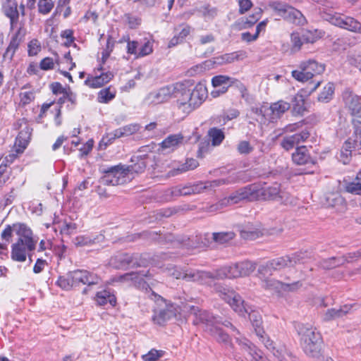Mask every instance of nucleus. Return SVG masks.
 Segmentation results:
<instances>
[{
  "label": "nucleus",
  "mask_w": 361,
  "mask_h": 361,
  "mask_svg": "<svg viewBox=\"0 0 361 361\" xmlns=\"http://www.w3.org/2000/svg\"><path fill=\"white\" fill-rule=\"evenodd\" d=\"M141 47L139 48L137 58L144 57L149 55L153 52V41L147 39H144V42H141Z\"/></svg>",
  "instance_id": "nucleus-56"
},
{
  "label": "nucleus",
  "mask_w": 361,
  "mask_h": 361,
  "mask_svg": "<svg viewBox=\"0 0 361 361\" xmlns=\"http://www.w3.org/2000/svg\"><path fill=\"white\" fill-rule=\"evenodd\" d=\"M278 285H281V287L285 290H296L299 289L302 283L300 281H296L295 282L288 283H281L279 281H266V287L267 288H278Z\"/></svg>",
  "instance_id": "nucleus-43"
},
{
  "label": "nucleus",
  "mask_w": 361,
  "mask_h": 361,
  "mask_svg": "<svg viewBox=\"0 0 361 361\" xmlns=\"http://www.w3.org/2000/svg\"><path fill=\"white\" fill-rule=\"evenodd\" d=\"M335 87L332 82L327 83L323 88L322 91L319 94L317 100L319 102L327 103L333 98Z\"/></svg>",
  "instance_id": "nucleus-48"
},
{
  "label": "nucleus",
  "mask_w": 361,
  "mask_h": 361,
  "mask_svg": "<svg viewBox=\"0 0 361 361\" xmlns=\"http://www.w3.org/2000/svg\"><path fill=\"white\" fill-rule=\"evenodd\" d=\"M207 135L211 139L212 145L213 146L220 145L225 139V135L223 130L216 127L209 128Z\"/></svg>",
  "instance_id": "nucleus-47"
},
{
  "label": "nucleus",
  "mask_w": 361,
  "mask_h": 361,
  "mask_svg": "<svg viewBox=\"0 0 361 361\" xmlns=\"http://www.w3.org/2000/svg\"><path fill=\"white\" fill-rule=\"evenodd\" d=\"M235 237V233L232 231L213 233L212 239L214 242L219 244H224L233 240Z\"/></svg>",
  "instance_id": "nucleus-53"
},
{
  "label": "nucleus",
  "mask_w": 361,
  "mask_h": 361,
  "mask_svg": "<svg viewBox=\"0 0 361 361\" xmlns=\"http://www.w3.org/2000/svg\"><path fill=\"white\" fill-rule=\"evenodd\" d=\"M349 64L358 68L361 71V51H354L348 56Z\"/></svg>",
  "instance_id": "nucleus-60"
},
{
  "label": "nucleus",
  "mask_w": 361,
  "mask_h": 361,
  "mask_svg": "<svg viewBox=\"0 0 361 361\" xmlns=\"http://www.w3.org/2000/svg\"><path fill=\"white\" fill-rule=\"evenodd\" d=\"M187 83L177 82L174 84L175 91H180V94H183L185 99L192 103L193 106H199L207 97V87L201 83L195 85L192 90L188 88Z\"/></svg>",
  "instance_id": "nucleus-9"
},
{
  "label": "nucleus",
  "mask_w": 361,
  "mask_h": 361,
  "mask_svg": "<svg viewBox=\"0 0 361 361\" xmlns=\"http://www.w3.org/2000/svg\"><path fill=\"white\" fill-rule=\"evenodd\" d=\"M115 42H116V41L114 39L112 36L108 35L106 47L102 52V59L103 63H105V61L109 57L111 53L113 51V49H114V45H115Z\"/></svg>",
  "instance_id": "nucleus-57"
},
{
  "label": "nucleus",
  "mask_w": 361,
  "mask_h": 361,
  "mask_svg": "<svg viewBox=\"0 0 361 361\" xmlns=\"http://www.w3.org/2000/svg\"><path fill=\"white\" fill-rule=\"evenodd\" d=\"M113 78L114 74L110 71L102 73L99 75H89L85 80V85L90 88H99L111 81Z\"/></svg>",
  "instance_id": "nucleus-28"
},
{
  "label": "nucleus",
  "mask_w": 361,
  "mask_h": 361,
  "mask_svg": "<svg viewBox=\"0 0 361 361\" xmlns=\"http://www.w3.org/2000/svg\"><path fill=\"white\" fill-rule=\"evenodd\" d=\"M170 274L177 279H182L186 281L206 283V271L199 270H183L173 267L169 269Z\"/></svg>",
  "instance_id": "nucleus-14"
},
{
  "label": "nucleus",
  "mask_w": 361,
  "mask_h": 361,
  "mask_svg": "<svg viewBox=\"0 0 361 361\" xmlns=\"http://www.w3.org/2000/svg\"><path fill=\"white\" fill-rule=\"evenodd\" d=\"M342 97L345 107L350 114L353 117L361 119V97L347 89L343 92Z\"/></svg>",
  "instance_id": "nucleus-16"
},
{
  "label": "nucleus",
  "mask_w": 361,
  "mask_h": 361,
  "mask_svg": "<svg viewBox=\"0 0 361 361\" xmlns=\"http://www.w3.org/2000/svg\"><path fill=\"white\" fill-rule=\"evenodd\" d=\"M255 184H250L233 192L229 197L224 198L228 200V205L237 204L241 200L256 201L255 196Z\"/></svg>",
  "instance_id": "nucleus-19"
},
{
  "label": "nucleus",
  "mask_w": 361,
  "mask_h": 361,
  "mask_svg": "<svg viewBox=\"0 0 361 361\" xmlns=\"http://www.w3.org/2000/svg\"><path fill=\"white\" fill-rule=\"evenodd\" d=\"M101 279L96 274L87 270L77 269L59 276L56 284L63 290H70L80 283L87 285L88 287L99 284Z\"/></svg>",
  "instance_id": "nucleus-3"
},
{
  "label": "nucleus",
  "mask_w": 361,
  "mask_h": 361,
  "mask_svg": "<svg viewBox=\"0 0 361 361\" xmlns=\"http://www.w3.org/2000/svg\"><path fill=\"white\" fill-rule=\"evenodd\" d=\"M241 277L249 276L256 269V264L250 261L238 262Z\"/></svg>",
  "instance_id": "nucleus-54"
},
{
  "label": "nucleus",
  "mask_w": 361,
  "mask_h": 361,
  "mask_svg": "<svg viewBox=\"0 0 361 361\" xmlns=\"http://www.w3.org/2000/svg\"><path fill=\"white\" fill-rule=\"evenodd\" d=\"M343 202V199L338 193L329 192L324 197L323 204L328 207H334L336 205L341 204Z\"/></svg>",
  "instance_id": "nucleus-51"
},
{
  "label": "nucleus",
  "mask_w": 361,
  "mask_h": 361,
  "mask_svg": "<svg viewBox=\"0 0 361 361\" xmlns=\"http://www.w3.org/2000/svg\"><path fill=\"white\" fill-rule=\"evenodd\" d=\"M240 112L238 110L235 109H230L227 112L224 113L222 115L214 118L213 122L216 124L221 123L222 126H224L228 121L237 118Z\"/></svg>",
  "instance_id": "nucleus-49"
},
{
  "label": "nucleus",
  "mask_w": 361,
  "mask_h": 361,
  "mask_svg": "<svg viewBox=\"0 0 361 361\" xmlns=\"http://www.w3.org/2000/svg\"><path fill=\"white\" fill-rule=\"evenodd\" d=\"M162 355L163 351L152 349L148 353L143 355L142 359L144 361H157Z\"/></svg>",
  "instance_id": "nucleus-64"
},
{
  "label": "nucleus",
  "mask_w": 361,
  "mask_h": 361,
  "mask_svg": "<svg viewBox=\"0 0 361 361\" xmlns=\"http://www.w3.org/2000/svg\"><path fill=\"white\" fill-rule=\"evenodd\" d=\"M31 231L30 228L24 223L17 222L12 225L8 224L1 231V238L2 240L9 243L12 242L13 233H16L18 238H28L27 233Z\"/></svg>",
  "instance_id": "nucleus-15"
},
{
  "label": "nucleus",
  "mask_w": 361,
  "mask_h": 361,
  "mask_svg": "<svg viewBox=\"0 0 361 361\" xmlns=\"http://www.w3.org/2000/svg\"><path fill=\"white\" fill-rule=\"evenodd\" d=\"M190 312L195 316L193 323L196 325L202 324L205 325V331L209 332L210 328H214L220 322L210 312L200 310L197 307L192 306Z\"/></svg>",
  "instance_id": "nucleus-17"
},
{
  "label": "nucleus",
  "mask_w": 361,
  "mask_h": 361,
  "mask_svg": "<svg viewBox=\"0 0 361 361\" xmlns=\"http://www.w3.org/2000/svg\"><path fill=\"white\" fill-rule=\"evenodd\" d=\"M27 52L30 56H36L41 51L40 42L37 39H32L27 45Z\"/></svg>",
  "instance_id": "nucleus-61"
},
{
  "label": "nucleus",
  "mask_w": 361,
  "mask_h": 361,
  "mask_svg": "<svg viewBox=\"0 0 361 361\" xmlns=\"http://www.w3.org/2000/svg\"><path fill=\"white\" fill-rule=\"evenodd\" d=\"M308 257L307 252H298L290 255H285L269 261L267 268L269 270H281L286 267H293L298 264L303 263Z\"/></svg>",
  "instance_id": "nucleus-10"
},
{
  "label": "nucleus",
  "mask_w": 361,
  "mask_h": 361,
  "mask_svg": "<svg viewBox=\"0 0 361 361\" xmlns=\"http://www.w3.org/2000/svg\"><path fill=\"white\" fill-rule=\"evenodd\" d=\"M352 124L353 127V133L346 142H350V145L354 147V149L357 150L358 154H361V121L352 119Z\"/></svg>",
  "instance_id": "nucleus-30"
},
{
  "label": "nucleus",
  "mask_w": 361,
  "mask_h": 361,
  "mask_svg": "<svg viewBox=\"0 0 361 361\" xmlns=\"http://www.w3.org/2000/svg\"><path fill=\"white\" fill-rule=\"evenodd\" d=\"M109 264L115 269H127L140 267L137 257L128 253H120L111 257Z\"/></svg>",
  "instance_id": "nucleus-20"
},
{
  "label": "nucleus",
  "mask_w": 361,
  "mask_h": 361,
  "mask_svg": "<svg viewBox=\"0 0 361 361\" xmlns=\"http://www.w3.org/2000/svg\"><path fill=\"white\" fill-rule=\"evenodd\" d=\"M240 237L245 240H255L260 235V231L257 229H242L240 231Z\"/></svg>",
  "instance_id": "nucleus-62"
},
{
  "label": "nucleus",
  "mask_w": 361,
  "mask_h": 361,
  "mask_svg": "<svg viewBox=\"0 0 361 361\" xmlns=\"http://www.w3.org/2000/svg\"><path fill=\"white\" fill-rule=\"evenodd\" d=\"M262 10L260 8L255 9V12L245 19H242L243 23V28H249L255 24L261 18Z\"/></svg>",
  "instance_id": "nucleus-52"
},
{
  "label": "nucleus",
  "mask_w": 361,
  "mask_h": 361,
  "mask_svg": "<svg viewBox=\"0 0 361 361\" xmlns=\"http://www.w3.org/2000/svg\"><path fill=\"white\" fill-rule=\"evenodd\" d=\"M191 31L190 26L188 25H180L175 28V35L169 41L168 47L171 48L178 44H182L185 38L190 35Z\"/></svg>",
  "instance_id": "nucleus-31"
},
{
  "label": "nucleus",
  "mask_w": 361,
  "mask_h": 361,
  "mask_svg": "<svg viewBox=\"0 0 361 361\" xmlns=\"http://www.w3.org/2000/svg\"><path fill=\"white\" fill-rule=\"evenodd\" d=\"M353 152H357L354 147L349 142H345L342 146L340 154V160L344 164H348L352 157Z\"/></svg>",
  "instance_id": "nucleus-50"
},
{
  "label": "nucleus",
  "mask_w": 361,
  "mask_h": 361,
  "mask_svg": "<svg viewBox=\"0 0 361 361\" xmlns=\"http://www.w3.org/2000/svg\"><path fill=\"white\" fill-rule=\"evenodd\" d=\"M180 91H175L174 85L171 86L164 87L158 90L154 97L157 99V102L161 103L167 101L172 96L174 97H179Z\"/></svg>",
  "instance_id": "nucleus-37"
},
{
  "label": "nucleus",
  "mask_w": 361,
  "mask_h": 361,
  "mask_svg": "<svg viewBox=\"0 0 361 361\" xmlns=\"http://www.w3.org/2000/svg\"><path fill=\"white\" fill-rule=\"evenodd\" d=\"M25 31L20 27L16 34L12 37L10 43L4 54V58L12 59L16 51L18 49L19 45L23 42L25 37Z\"/></svg>",
  "instance_id": "nucleus-29"
},
{
  "label": "nucleus",
  "mask_w": 361,
  "mask_h": 361,
  "mask_svg": "<svg viewBox=\"0 0 361 361\" xmlns=\"http://www.w3.org/2000/svg\"><path fill=\"white\" fill-rule=\"evenodd\" d=\"M95 300L99 305H105L109 303L111 306L114 307L116 304V298L115 295L107 290H103L102 291L97 292L96 294Z\"/></svg>",
  "instance_id": "nucleus-41"
},
{
  "label": "nucleus",
  "mask_w": 361,
  "mask_h": 361,
  "mask_svg": "<svg viewBox=\"0 0 361 361\" xmlns=\"http://www.w3.org/2000/svg\"><path fill=\"white\" fill-rule=\"evenodd\" d=\"M292 111L295 116H303L307 111L305 105V98L301 94H296L291 99Z\"/></svg>",
  "instance_id": "nucleus-39"
},
{
  "label": "nucleus",
  "mask_w": 361,
  "mask_h": 361,
  "mask_svg": "<svg viewBox=\"0 0 361 361\" xmlns=\"http://www.w3.org/2000/svg\"><path fill=\"white\" fill-rule=\"evenodd\" d=\"M209 333L216 340L217 342L224 343L231 348H233L231 336L217 325L214 328H210V331Z\"/></svg>",
  "instance_id": "nucleus-38"
},
{
  "label": "nucleus",
  "mask_w": 361,
  "mask_h": 361,
  "mask_svg": "<svg viewBox=\"0 0 361 361\" xmlns=\"http://www.w3.org/2000/svg\"><path fill=\"white\" fill-rule=\"evenodd\" d=\"M255 196L256 200H273L284 205H295L297 200L285 190H282L281 184L274 183L270 186L260 187L255 184Z\"/></svg>",
  "instance_id": "nucleus-4"
},
{
  "label": "nucleus",
  "mask_w": 361,
  "mask_h": 361,
  "mask_svg": "<svg viewBox=\"0 0 361 361\" xmlns=\"http://www.w3.org/2000/svg\"><path fill=\"white\" fill-rule=\"evenodd\" d=\"M290 108V104L283 100L271 104L269 109L273 115L272 118L281 117Z\"/></svg>",
  "instance_id": "nucleus-44"
},
{
  "label": "nucleus",
  "mask_w": 361,
  "mask_h": 361,
  "mask_svg": "<svg viewBox=\"0 0 361 361\" xmlns=\"http://www.w3.org/2000/svg\"><path fill=\"white\" fill-rule=\"evenodd\" d=\"M193 194L192 185L185 186H176L164 191L163 198L165 201H172L180 196H185Z\"/></svg>",
  "instance_id": "nucleus-26"
},
{
  "label": "nucleus",
  "mask_w": 361,
  "mask_h": 361,
  "mask_svg": "<svg viewBox=\"0 0 361 361\" xmlns=\"http://www.w3.org/2000/svg\"><path fill=\"white\" fill-rule=\"evenodd\" d=\"M159 235L160 238H158L157 243L161 245H189V243H187L186 241L189 240L190 238H176L172 233H169L162 234L161 233L159 232Z\"/></svg>",
  "instance_id": "nucleus-35"
},
{
  "label": "nucleus",
  "mask_w": 361,
  "mask_h": 361,
  "mask_svg": "<svg viewBox=\"0 0 361 361\" xmlns=\"http://www.w3.org/2000/svg\"><path fill=\"white\" fill-rule=\"evenodd\" d=\"M292 159L297 165L314 166L317 164V157L312 156L305 146L298 147L295 152L292 154Z\"/></svg>",
  "instance_id": "nucleus-22"
},
{
  "label": "nucleus",
  "mask_w": 361,
  "mask_h": 361,
  "mask_svg": "<svg viewBox=\"0 0 361 361\" xmlns=\"http://www.w3.org/2000/svg\"><path fill=\"white\" fill-rule=\"evenodd\" d=\"M299 68L300 70L293 71L291 75L300 82H306L314 76L323 73L325 70L324 64L319 63L313 59L302 61Z\"/></svg>",
  "instance_id": "nucleus-8"
},
{
  "label": "nucleus",
  "mask_w": 361,
  "mask_h": 361,
  "mask_svg": "<svg viewBox=\"0 0 361 361\" xmlns=\"http://www.w3.org/2000/svg\"><path fill=\"white\" fill-rule=\"evenodd\" d=\"M146 158V154L143 156H133L130 161L133 164L126 168L128 170V174L129 175L130 173H140L144 172L147 166Z\"/></svg>",
  "instance_id": "nucleus-34"
},
{
  "label": "nucleus",
  "mask_w": 361,
  "mask_h": 361,
  "mask_svg": "<svg viewBox=\"0 0 361 361\" xmlns=\"http://www.w3.org/2000/svg\"><path fill=\"white\" fill-rule=\"evenodd\" d=\"M295 328L305 354L313 357H317L320 353L322 343L320 333L309 324L297 323Z\"/></svg>",
  "instance_id": "nucleus-2"
},
{
  "label": "nucleus",
  "mask_w": 361,
  "mask_h": 361,
  "mask_svg": "<svg viewBox=\"0 0 361 361\" xmlns=\"http://www.w3.org/2000/svg\"><path fill=\"white\" fill-rule=\"evenodd\" d=\"M104 236L102 234L91 235H80L75 238L74 244L76 246H88L104 241Z\"/></svg>",
  "instance_id": "nucleus-40"
},
{
  "label": "nucleus",
  "mask_w": 361,
  "mask_h": 361,
  "mask_svg": "<svg viewBox=\"0 0 361 361\" xmlns=\"http://www.w3.org/2000/svg\"><path fill=\"white\" fill-rule=\"evenodd\" d=\"M27 238H18L16 242L12 244L11 257L13 261L25 262L27 255L32 262L29 252L35 250L37 240L35 239L32 231L27 233Z\"/></svg>",
  "instance_id": "nucleus-5"
},
{
  "label": "nucleus",
  "mask_w": 361,
  "mask_h": 361,
  "mask_svg": "<svg viewBox=\"0 0 361 361\" xmlns=\"http://www.w3.org/2000/svg\"><path fill=\"white\" fill-rule=\"evenodd\" d=\"M236 343L240 346L241 349L247 352L256 361H264V357L261 350L257 349L251 342L245 338H235Z\"/></svg>",
  "instance_id": "nucleus-27"
},
{
  "label": "nucleus",
  "mask_w": 361,
  "mask_h": 361,
  "mask_svg": "<svg viewBox=\"0 0 361 361\" xmlns=\"http://www.w3.org/2000/svg\"><path fill=\"white\" fill-rule=\"evenodd\" d=\"M344 190L348 193L355 195H361V182L360 180L345 182Z\"/></svg>",
  "instance_id": "nucleus-55"
},
{
  "label": "nucleus",
  "mask_w": 361,
  "mask_h": 361,
  "mask_svg": "<svg viewBox=\"0 0 361 361\" xmlns=\"http://www.w3.org/2000/svg\"><path fill=\"white\" fill-rule=\"evenodd\" d=\"M141 126L138 123H130L126 126H124L121 128L116 129L112 133H109L105 137H104L101 141V142H104L105 146L111 144L113 140L116 138H120L123 137H128L135 133H137Z\"/></svg>",
  "instance_id": "nucleus-18"
},
{
  "label": "nucleus",
  "mask_w": 361,
  "mask_h": 361,
  "mask_svg": "<svg viewBox=\"0 0 361 361\" xmlns=\"http://www.w3.org/2000/svg\"><path fill=\"white\" fill-rule=\"evenodd\" d=\"M32 130L31 128L26 126L19 132L15 142V145L18 147L16 149L17 153H22L26 148L31 137Z\"/></svg>",
  "instance_id": "nucleus-32"
},
{
  "label": "nucleus",
  "mask_w": 361,
  "mask_h": 361,
  "mask_svg": "<svg viewBox=\"0 0 361 361\" xmlns=\"http://www.w3.org/2000/svg\"><path fill=\"white\" fill-rule=\"evenodd\" d=\"M331 24L350 32L361 34V23L355 18L343 14L334 15L330 18Z\"/></svg>",
  "instance_id": "nucleus-13"
},
{
  "label": "nucleus",
  "mask_w": 361,
  "mask_h": 361,
  "mask_svg": "<svg viewBox=\"0 0 361 361\" xmlns=\"http://www.w3.org/2000/svg\"><path fill=\"white\" fill-rule=\"evenodd\" d=\"M178 97L176 106L178 110L181 111L183 114L187 115L197 108L195 106L192 105V102L185 99L183 94H179V97Z\"/></svg>",
  "instance_id": "nucleus-45"
},
{
  "label": "nucleus",
  "mask_w": 361,
  "mask_h": 361,
  "mask_svg": "<svg viewBox=\"0 0 361 361\" xmlns=\"http://www.w3.org/2000/svg\"><path fill=\"white\" fill-rule=\"evenodd\" d=\"M268 6L284 20L297 25H304L306 22L302 13L298 9L280 1H271Z\"/></svg>",
  "instance_id": "nucleus-7"
},
{
  "label": "nucleus",
  "mask_w": 361,
  "mask_h": 361,
  "mask_svg": "<svg viewBox=\"0 0 361 361\" xmlns=\"http://www.w3.org/2000/svg\"><path fill=\"white\" fill-rule=\"evenodd\" d=\"M310 135V131L305 129L298 133L285 136L281 142V146L284 149L288 151L300 143L305 142L309 138Z\"/></svg>",
  "instance_id": "nucleus-23"
},
{
  "label": "nucleus",
  "mask_w": 361,
  "mask_h": 361,
  "mask_svg": "<svg viewBox=\"0 0 361 361\" xmlns=\"http://www.w3.org/2000/svg\"><path fill=\"white\" fill-rule=\"evenodd\" d=\"M217 292L222 300L226 302L233 310L241 316L249 314V319L255 329L256 335L264 343L267 348L271 346V343L269 338H266V334L262 326V315L258 311L252 310L243 300L242 297L233 290L226 287L218 286Z\"/></svg>",
  "instance_id": "nucleus-1"
},
{
  "label": "nucleus",
  "mask_w": 361,
  "mask_h": 361,
  "mask_svg": "<svg viewBox=\"0 0 361 361\" xmlns=\"http://www.w3.org/2000/svg\"><path fill=\"white\" fill-rule=\"evenodd\" d=\"M353 305H344L340 308H331L326 310L324 316L325 321H330L336 318L342 317L349 313L353 308Z\"/></svg>",
  "instance_id": "nucleus-36"
},
{
  "label": "nucleus",
  "mask_w": 361,
  "mask_h": 361,
  "mask_svg": "<svg viewBox=\"0 0 361 361\" xmlns=\"http://www.w3.org/2000/svg\"><path fill=\"white\" fill-rule=\"evenodd\" d=\"M184 137L181 133L173 134L166 137L160 144L162 150L173 151L183 142Z\"/></svg>",
  "instance_id": "nucleus-33"
},
{
  "label": "nucleus",
  "mask_w": 361,
  "mask_h": 361,
  "mask_svg": "<svg viewBox=\"0 0 361 361\" xmlns=\"http://www.w3.org/2000/svg\"><path fill=\"white\" fill-rule=\"evenodd\" d=\"M37 6L39 13L47 15L53 9L54 4L52 0H39Z\"/></svg>",
  "instance_id": "nucleus-58"
},
{
  "label": "nucleus",
  "mask_w": 361,
  "mask_h": 361,
  "mask_svg": "<svg viewBox=\"0 0 361 361\" xmlns=\"http://www.w3.org/2000/svg\"><path fill=\"white\" fill-rule=\"evenodd\" d=\"M229 183L230 181L224 178L208 180L205 182L200 181L192 185V192L193 194H200L220 185L228 184Z\"/></svg>",
  "instance_id": "nucleus-25"
},
{
  "label": "nucleus",
  "mask_w": 361,
  "mask_h": 361,
  "mask_svg": "<svg viewBox=\"0 0 361 361\" xmlns=\"http://www.w3.org/2000/svg\"><path fill=\"white\" fill-rule=\"evenodd\" d=\"M206 283L209 281L221 280L226 278L234 279L241 277L239 269L238 263L232 264L231 265L224 266L219 269L212 271H206Z\"/></svg>",
  "instance_id": "nucleus-12"
},
{
  "label": "nucleus",
  "mask_w": 361,
  "mask_h": 361,
  "mask_svg": "<svg viewBox=\"0 0 361 361\" xmlns=\"http://www.w3.org/2000/svg\"><path fill=\"white\" fill-rule=\"evenodd\" d=\"M344 265V259L341 257H332L330 258L322 259L317 266L323 269L329 270Z\"/></svg>",
  "instance_id": "nucleus-42"
},
{
  "label": "nucleus",
  "mask_w": 361,
  "mask_h": 361,
  "mask_svg": "<svg viewBox=\"0 0 361 361\" xmlns=\"http://www.w3.org/2000/svg\"><path fill=\"white\" fill-rule=\"evenodd\" d=\"M232 78L227 75H219L212 78V84L214 87H220L216 90H213L211 94L213 97H217L228 91Z\"/></svg>",
  "instance_id": "nucleus-24"
},
{
  "label": "nucleus",
  "mask_w": 361,
  "mask_h": 361,
  "mask_svg": "<svg viewBox=\"0 0 361 361\" xmlns=\"http://www.w3.org/2000/svg\"><path fill=\"white\" fill-rule=\"evenodd\" d=\"M153 295H154L155 298H157L158 301H160L164 305V307L163 308L154 310L152 320L155 324L159 325H164L167 320L173 317L176 314L173 310L172 306L167 305L166 300L163 298H161L160 295L154 294V293Z\"/></svg>",
  "instance_id": "nucleus-21"
},
{
  "label": "nucleus",
  "mask_w": 361,
  "mask_h": 361,
  "mask_svg": "<svg viewBox=\"0 0 361 361\" xmlns=\"http://www.w3.org/2000/svg\"><path fill=\"white\" fill-rule=\"evenodd\" d=\"M199 166L198 161L195 159H187L186 162L181 166V167L176 169L178 173L187 171L188 170H193Z\"/></svg>",
  "instance_id": "nucleus-63"
},
{
  "label": "nucleus",
  "mask_w": 361,
  "mask_h": 361,
  "mask_svg": "<svg viewBox=\"0 0 361 361\" xmlns=\"http://www.w3.org/2000/svg\"><path fill=\"white\" fill-rule=\"evenodd\" d=\"M291 42L293 44L292 50L294 51H299L305 42L303 41L302 35L300 36L298 32H293L290 36Z\"/></svg>",
  "instance_id": "nucleus-59"
},
{
  "label": "nucleus",
  "mask_w": 361,
  "mask_h": 361,
  "mask_svg": "<svg viewBox=\"0 0 361 361\" xmlns=\"http://www.w3.org/2000/svg\"><path fill=\"white\" fill-rule=\"evenodd\" d=\"M116 94L115 88L109 86L108 87L102 89L97 94V101L99 103L107 104L114 99Z\"/></svg>",
  "instance_id": "nucleus-46"
},
{
  "label": "nucleus",
  "mask_w": 361,
  "mask_h": 361,
  "mask_svg": "<svg viewBox=\"0 0 361 361\" xmlns=\"http://www.w3.org/2000/svg\"><path fill=\"white\" fill-rule=\"evenodd\" d=\"M102 181L106 185H123L130 180L128 170L121 165L114 166L103 169Z\"/></svg>",
  "instance_id": "nucleus-11"
},
{
  "label": "nucleus",
  "mask_w": 361,
  "mask_h": 361,
  "mask_svg": "<svg viewBox=\"0 0 361 361\" xmlns=\"http://www.w3.org/2000/svg\"><path fill=\"white\" fill-rule=\"evenodd\" d=\"M27 238H18L16 242L12 244L11 257L13 261L25 262L27 255L32 262L29 252L35 250L37 240L35 239L32 231L27 233Z\"/></svg>",
  "instance_id": "nucleus-6"
}]
</instances>
